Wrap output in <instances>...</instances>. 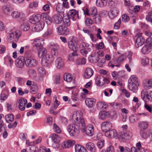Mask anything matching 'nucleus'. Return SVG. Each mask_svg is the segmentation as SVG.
<instances>
[{
    "mask_svg": "<svg viewBox=\"0 0 152 152\" xmlns=\"http://www.w3.org/2000/svg\"><path fill=\"white\" fill-rule=\"evenodd\" d=\"M86 125L84 119L83 117L82 111H78L77 112V132L84 131Z\"/></svg>",
    "mask_w": 152,
    "mask_h": 152,
    "instance_id": "obj_1",
    "label": "nucleus"
},
{
    "mask_svg": "<svg viewBox=\"0 0 152 152\" xmlns=\"http://www.w3.org/2000/svg\"><path fill=\"white\" fill-rule=\"evenodd\" d=\"M128 86L129 89L135 92L138 89L140 83L137 77L134 75L131 76L128 81Z\"/></svg>",
    "mask_w": 152,
    "mask_h": 152,
    "instance_id": "obj_2",
    "label": "nucleus"
},
{
    "mask_svg": "<svg viewBox=\"0 0 152 152\" xmlns=\"http://www.w3.org/2000/svg\"><path fill=\"white\" fill-rule=\"evenodd\" d=\"M25 64L27 67L32 68L37 66L38 61L35 59L32 58H26L25 60Z\"/></svg>",
    "mask_w": 152,
    "mask_h": 152,
    "instance_id": "obj_3",
    "label": "nucleus"
},
{
    "mask_svg": "<svg viewBox=\"0 0 152 152\" xmlns=\"http://www.w3.org/2000/svg\"><path fill=\"white\" fill-rule=\"evenodd\" d=\"M20 34L21 32L19 30H16L9 34V40L10 42L16 41L18 39Z\"/></svg>",
    "mask_w": 152,
    "mask_h": 152,
    "instance_id": "obj_4",
    "label": "nucleus"
},
{
    "mask_svg": "<svg viewBox=\"0 0 152 152\" xmlns=\"http://www.w3.org/2000/svg\"><path fill=\"white\" fill-rule=\"evenodd\" d=\"M84 13L85 15L89 16L91 17H94L97 14V9L95 7H93L88 10L86 9L85 10H84Z\"/></svg>",
    "mask_w": 152,
    "mask_h": 152,
    "instance_id": "obj_5",
    "label": "nucleus"
},
{
    "mask_svg": "<svg viewBox=\"0 0 152 152\" xmlns=\"http://www.w3.org/2000/svg\"><path fill=\"white\" fill-rule=\"evenodd\" d=\"M53 61V58H50V56L48 57L44 56L43 58L42 59L41 64L42 66H48L51 64Z\"/></svg>",
    "mask_w": 152,
    "mask_h": 152,
    "instance_id": "obj_6",
    "label": "nucleus"
},
{
    "mask_svg": "<svg viewBox=\"0 0 152 152\" xmlns=\"http://www.w3.org/2000/svg\"><path fill=\"white\" fill-rule=\"evenodd\" d=\"M94 126L92 124L88 125L84 129V131L83 132H84L88 136L91 137L93 136L94 133Z\"/></svg>",
    "mask_w": 152,
    "mask_h": 152,
    "instance_id": "obj_7",
    "label": "nucleus"
},
{
    "mask_svg": "<svg viewBox=\"0 0 152 152\" xmlns=\"http://www.w3.org/2000/svg\"><path fill=\"white\" fill-rule=\"evenodd\" d=\"M12 10L11 4L9 2H7L4 5L2 8V10L4 13L7 15H10V12Z\"/></svg>",
    "mask_w": 152,
    "mask_h": 152,
    "instance_id": "obj_8",
    "label": "nucleus"
},
{
    "mask_svg": "<svg viewBox=\"0 0 152 152\" xmlns=\"http://www.w3.org/2000/svg\"><path fill=\"white\" fill-rule=\"evenodd\" d=\"M27 100L22 97L19 98L17 101V104H19L18 107L21 111L25 110V105L27 103Z\"/></svg>",
    "mask_w": 152,
    "mask_h": 152,
    "instance_id": "obj_9",
    "label": "nucleus"
},
{
    "mask_svg": "<svg viewBox=\"0 0 152 152\" xmlns=\"http://www.w3.org/2000/svg\"><path fill=\"white\" fill-rule=\"evenodd\" d=\"M58 32L61 35H67L69 33V30L64 25L59 26L58 28Z\"/></svg>",
    "mask_w": 152,
    "mask_h": 152,
    "instance_id": "obj_10",
    "label": "nucleus"
},
{
    "mask_svg": "<svg viewBox=\"0 0 152 152\" xmlns=\"http://www.w3.org/2000/svg\"><path fill=\"white\" fill-rule=\"evenodd\" d=\"M42 19V14L33 15L29 20V21L31 23L35 24L39 22L40 20Z\"/></svg>",
    "mask_w": 152,
    "mask_h": 152,
    "instance_id": "obj_11",
    "label": "nucleus"
},
{
    "mask_svg": "<svg viewBox=\"0 0 152 152\" xmlns=\"http://www.w3.org/2000/svg\"><path fill=\"white\" fill-rule=\"evenodd\" d=\"M142 86L146 89H149L152 88V78H146L142 81Z\"/></svg>",
    "mask_w": 152,
    "mask_h": 152,
    "instance_id": "obj_12",
    "label": "nucleus"
},
{
    "mask_svg": "<svg viewBox=\"0 0 152 152\" xmlns=\"http://www.w3.org/2000/svg\"><path fill=\"white\" fill-rule=\"evenodd\" d=\"M112 127L111 123L110 121H106L102 124L101 128L103 131L106 132L109 130Z\"/></svg>",
    "mask_w": 152,
    "mask_h": 152,
    "instance_id": "obj_13",
    "label": "nucleus"
},
{
    "mask_svg": "<svg viewBox=\"0 0 152 152\" xmlns=\"http://www.w3.org/2000/svg\"><path fill=\"white\" fill-rule=\"evenodd\" d=\"M76 126L75 124H70L67 126L68 131L71 137H75L76 135Z\"/></svg>",
    "mask_w": 152,
    "mask_h": 152,
    "instance_id": "obj_14",
    "label": "nucleus"
},
{
    "mask_svg": "<svg viewBox=\"0 0 152 152\" xmlns=\"http://www.w3.org/2000/svg\"><path fill=\"white\" fill-rule=\"evenodd\" d=\"M34 45L33 46L34 49H39L42 47V46L43 45L44 42L43 39H36L34 41Z\"/></svg>",
    "mask_w": 152,
    "mask_h": 152,
    "instance_id": "obj_15",
    "label": "nucleus"
},
{
    "mask_svg": "<svg viewBox=\"0 0 152 152\" xmlns=\"http://www.w3.org/2000/svg\"><path fill=\"white\" fill-rule=\"evenodd\" d=\"M25 60L23 57L18 58L16 59L15 64L17 67L19 68H22L24 66Z\"/></svg>",
    "mask_w": 152,
    "mask_h": 152,
    "instance_id": "obj_16",
    "label": "nucleus"
},
{
    "mask_svg": "<svg viewBox=\"0 0 152 152\" xmlns=\"http://www.w3.org/2000/svg\"><path fill=\"white\" fill-rule=\"evenodd\" d=\"M75 143V141L72 140H69L64 142L61 145L63 148H68L72 146Z\"/></svg>",
    "mask_w": 152,
    "mask_h": 152,
    "instance_id": "obj_17",
    "label": "nucleus"
},
{
    "mask_svg": "<svg viewBox=\"0 0 152 152\" xmlns=\"http://www.w3.org/2000/svg\"><path fill=\"white\" fill-rule=\"evenodd\" d=\"M50 137L51 140L53 142V145L56 144L57 147L59 146L58 142L60 141V137L58 134H53L51 135Z\"/></svg>",
    "mask_w": 152,
    "mask_h": 152,
    "instance_id": "obj_18",
    "label": "nucleus"
},
{
    "mask_svg": "<svg viewBox=\"0 0 152 152\" xmlns=\"http://www.w3.org/2000/svg\"><path fill=\"white\" fill-rule=\"evenodd\" d=\"M74 38V37H72L71 40L68 42V46L71 50L74 52H76V41Z\"/></svg>",
    "mask_w": 152,
    "mask_h": 152,
    "instance_id": "obj_19",
    "label": "nucleus"
},
{
    "mask_svg": "<svg viewBox=\"0 0 152 152\" xmlns=\"http://www.w3.org/2000/svg\"><path fill=\"white\" fill-rule=\"evenodd\" d=\"M38 56L40 58H43L44 56L48 57V56H50L48 54H47V52L46 49L43 47H41V48L38 49Z\"/></svg>",
    "mask_w": 152,
    "mask_h": 152,
    "instance_id": "obj_20",
    "label": "nucleus"
},
{
    "mask_svg": "<svg viewBox=\"0 0 152 152\" xmlns=\"http://www.w3.org/2000/svg\"><path fill=\"white\" fill-rule=\"evenodd\" d=\"M105 135L107 137L111 138L115 137L117 135L116 130L114 129L105 132Z\"/></svg>",
    "mask_w": 152,
    "mask_h": 152,
    "instance_id": "obj_21",
    "label": "nucleus"
},
{
    "mask_svg": "<svg viewBox=\"0 0 152 152\" xmlns=\"http://www.w3.org/2000/svg\"><path fill=\"white\" fill-rule=\"evenodd\" d=\"M95 99L93 98H87L85 99V102L88 107H91L95 104Z\"/></svg>",
    "mask_w": 152,
    "mask_h": 152,
    "instance_id": "obj_22",
    "label": "nucleus"
},
{
    "mask_svg": "<svg viewBox=\"0 0 152 152\" xmlns=\"http://www.w3.org/2000/svg\"><path fill=\"white\" fill-rule=\"evenodd\" d=\"M89 61L91 63H96L99 60L100 58L99 56L95 53H92L89 57Z\"/></svg>",
    "mask_w": 152,
    "mask_h": 152,
    "instance_id": "obj_23",
    "label": "nucleus"
},
{
    "mask_svg": "<svg viewBox=\"0 0 152 152\" xmlns=\"http://www.w3.org/2000/svg\"><path fill=\"white\" fill-rule=\"evenodd\" d=\"M145 39L141 36H139L137 38L135 42V46L137 48L141 46L144 43Z\"/></svg>",
    "mask_w": 152,
    "mask_h": 152,
    "instance_id": "obj_24",
    "label": "nucleus"
},
{
    "mask_svg": "<svg viewBox=\"0 0 152 152\" xmlns=\"http://www.w3.org/2000/svg\"><path fill=\"white\" fill-rule=\"evenodd\" d=\"M118 13V11L117 9L113 7L110 10V13L109 15L110 18L112 19H114L117 16Z\"/></svg>",
    "mask_w": 152,
    "mask_h": 152,
    "instance_id": "obj_25",
    "label": "nucleus"
},
{
    "mask_svg": "<svg viewBox=\"0 0 152 152\" xmlns=\"http://www.w3.org/2000/svg\"><path fill=\"white\" fill-rule=\"evenodd\" d=\"M55 65L57 68L60 69L64 65L63 59L61 57H58L55 60Z\"/></svg>",
    "mask_w": 152,
    "mask_h": 152,
    "instance_id": "obj_26",
    "label": "nucleus"
},
{
    "mask_svg": "<svg viewBox=\"0 0 152 152\" xmlns=\"http://www.w3.org/2000/svg\"><path fill=\"white\" fill-rule=\"evenodd\" d=\"M97 108L99 110L102 109H106L108 107L107 104L105 102L103 101H99L96 104Z\"/></svg>",
    "mask_w": 152,
    "mask_h": 152,
    "instance_id": "obj_27",
    "label": "nucleus"
},
{
    "mask_svg": "<svg viewBox=\"0 0 152 152\" xmlns=\"http://www.w3.org/2000/svg\"><path fill=\"white\" fill-rule=\"evenodd\" d=\"M52 19L55 23L59 24L61 23L63 20V18L61 15L57 14L53 16Z\"/></svg>",
    "mask_w": 152,
    "mask_h": 152,
    "instance_id": "obj_28",
    "label": "nucleus"
},
{
    "mask_svg": "<svg viewBox=\"0 0 152 152\" xmlns=\"http://www.w3.org/2000/svg\"><path fill=\"white\" fill-rule=\"evenodd\" d=\"M42 18L44 20L46 21L47 24L48 25H50L52 22V19L50 17L46 14L42 13Z\"/></svg>",
    "mask_w": 152,
    "mask_h": 152,
    "instance_id": "obj_29",
    "label": "nucleus"
},
{
    "mask_svg": "<svg viewBox=\"0 0 152 152\" xmlns=\"http://www.w3.org/2000/svg\"><path fill=\"white\" fill-rule=\"evenodd\" d=\"M93 71L90 68H88L85 70L84 73V77L86 78H89L93 75Z\"/></svg>",
    "mask_w": 152,
    "mask_h": 152,
    "instance_id": "obj_30",
    "label": "nucleus"
},
{
    "mask_svg": "<svg viewBox=\"0 0 152 152\" xmlns=\"http://www.w3.org/2000/svg\"><path fill=\"white\" fill-rule=\"evenodd\" d=\"M148 122L141 121L138 123V126L141 131H144L148 128Z\"/></svg>",
    "mask_w": 152,
    "mask_h": 152,
    "instance_id": "obj_31",
    "label": "nucleus"
},
{
    "mask_svg": "<svg viewBox=\"0 0 152 152\" xmlns=\"http://www.w3.org/2000/svg\"><path fill=\"white\" fill-rule=\"evenodd\" d=\"M44 23L43 22H39L36 23L34 27L36 31L39 32L41 31L44 28Z\"/></svg>",
    "mask_w": 152,
    "mask_h": 152,
    "instance_id": "obj_32",
    "label": "nucleus"
},
{
    "mask_svg": "<svg viewBox=\"0 0 152 152\" xmlns=\"http://www.w3.org/2000/svg\"><path fill=\"white\" fill-rule=\"evenodd\" d=\"M86 148L91 152H95L96 148L94 145L91 142H88L86 145Z\"/></svg>",
    "mask_w": 152,
    "mask_h": 152,
    "instance_id": "obj_33",
    "label": "nucleus"
},
{
    "mask_svg": "<svg viewBox=\"0 0 152 152\" xmlns=\"http://www.w3.org/2000/svg\"><path fill=\"white\" fill-rule=\"evenodd\" d=\"M151 50V47L149 45H145L141 49V52L143 54L149 53Z\"/></svg>",
    "mask_w": 152,
    "mask_h": 152,
    "instance_id": "obj_34",
    "label": "nucleus"
},
{
    "mask_svg": "<svg viewBox=\"0 0 152 152\" xmlns=\"http://www.w3.org/2000/svg\"><path fill=\"white\" fill-rule=\"evenodd\" d=\"M117 60L115 61L112 60L110 61L108 63V65L109 66L111 67L112 68H113L114 66L119 67L120 66V63L116 62Z\"/></svg>",
    "mask_w": 152,
    "mask_h": 152,
    "instance_id": "obj_35",
    "label": "nucleus"
},
{
    "mask_svg": "<svg viewBox=\"0 0 152 152\" xmlns=\"http://www.w3.org/2000/svg\"><path fill=\"white\" fill-rule=\"evenodd\" d=\"M14 115L12 113L8 114L5 116L6 121L7 123L12 122L14 120Z\"/></svg>",
    "mask_w": 152,
    "mask_h": 152,
    "instance_id": "obj_36",
    "label": "nucleus"
},
{
    "mask_svg": "<svg viewBox=\"0 0 152 152\" xmlns=\"http://www.w3.org/2000/svg\"><path fill=\"white\" fill-rule=\"evenodd\" d=\"M107 1L106 0H97L96 5L100 7H103L106 5Z\"/></svg>",
    "mask_w": 152,
    "mask_h": 152,
    "instance_id": "obj_37",
    "label": "nucleus"
},
{
    "mask_svg": "<svg viewBox=\"0 0 152 152\" xmlns=\"http://www.w3.org/2000/svg\"><path fill=\"white\" fill-rule=\"evenodd\" d=\"M109 114V113L108 111H101L99 113V117L100 119L104 120L106 118Z\"/></svg>",
    "mask_w": 152,
    "mask_h": 152,
    "instance_id": "obj_38",
    "label": "nucleus"
},
{
    "mask_svg": "<svg viewBox=\"0 0 152 152\" xmlns=\"http://www.w3.org/2000/svg\"><path fill=\"white\" fill-rule=\"evenodd\" d=\"M103 78V77L102 76H98L97 77L96 79V83L97 86H101L103 85V82H101Z\"/></svg>",
    "mask_w": 152,
    "mask_h": 152,
    "instance_id": "obj_39",
    "label": "nucleus"
},
{
    "mask_svg": "<svg viewBox=\"0 0 152 152\" xmlns=\"http://www.w3.org/2000/svg\"><path fill=\"white\" fill-rule=\"evenodd\" d=\"M38 91V87L36 84H34L32 85L31 88L30 92L32 94H35L37 93Z\"/></svg>",
    "mask_w": 152,
    "mask_h": 152,
    "instance_id": "obj_40",
    "label": "nucleus"
},
{
    "mask_svg": "<svg viewBox=\"0 0 152 152\" xmlns=\"http://www.w3.org/2000/svg\"><path fill=\"white\" fill-rule=\"evenodd\" d=\"M69 13L70 16V18L73 20L75 21L76 19V10H72L69 11Z\"/></svg>",
    "mask_w": 152,
    "mask_h": 152,
    "instance_id": "obj_41",
    "label": "nucleus"
},
{
    "mask_svg": "<svg viewBox=\"0 0 152 152\" xmlns=\"http://www.w3.org/2000/svg\"><path fill=\"white\" fill-rule=\"evenodd\" d=\"M64 78L65 81L68 82H71L72 79L71 75L68 73H65L64 75Z\"/></svg>",
    "mask_w": 152,
    "mask_h": 152,
    "instance_id": "obj_42",
    "label": "nucleus"
},
{
    "mask_svg": "<svg viewBox=\"0 0 152 152\" xmlns=\"http://www.w3.org/2000/svg\"><path fill=\"white\" fill-rule=\"evenodd\" d=\"M77 152H87V151L84 147L77 144Z\"/></svg>",
    "mask_w": 152,
    "mask_h": 152,
    "instance_id": "obj_43",
    "label": "nucleus"
},
{
    "mask_svg": "<svg viewBox=\"0 0 152 152\" xmlns=\"http://www.w3.org/2000/svg\"><path fill=\"white\" fill-rule=\"evenodd\" d=\"M20 28L24 31H26L29 29L30 26L28 23H25L21 25Z\"/></svg>",
    "mask_w": 152,
    "mask_h": 152,
    "instance_id": "obj_44",
    "label": "nucleus"
},
{
    "mask_svg": "<svg viewBox=\"0 0 152 152\" xmlns=\"http://www.w3.org/2000/svg\"><path fill=\"white\" fill-rule=\"evenodd\" d=\"M96 23L99 24L101 22V17L99 15L96 14L95 16L92 17Z\"/></svg>",
    "mask_w": 152,
    "mask_h": 152,
    "instance_id": "obj_45",
    "label": "nucleus"
},
{
    "mask_svg": "<svg viewBox=\"0 0 152 152\" xmlns=\"http://www.w3.org/2000/svg\"><path fill=\"white\" fill-rule=\"evenodd\" d=\"M20 15V13L16 11H14L12 12L11 14V15L12 17L14 18L17 19L19 18Z\"/></svg>",
    "mask_w": 152,
    "mask_h": 152,
    "instance_id": "obj_46",
    "label": "nucleus"
},
{
    "mask_svg": "<svg viewBox=\"0 0 152 152\" xmlns=\"http://www.w3.org/2000/svg\"><path fill=\"white\" fill-rule=\"evenodd\" d=\"M58 49H52L51 51V56L50 58H53V60L54 58H56L58 55Z\"/></svg>",
    "mask_w": 152,
    "mask_h": 152,
    "instance_id": "obj_47",
    "label": "nucleus"
},
{
    "mask_svg": "<svg viewBox=\"0 0 152 152\" xmlns=\"http://www.w3.org/2000/svg\"><path fill=\"white\" fill-rule=\"evenodd\" d=\"M86 60L85 58H80L77 59V64L84 65L86 64Z\"/></svg>",
    "mask_w": 152,
    "mask_h": 152,
    "instance_id": "obj_48",
    "label": "nucleus"
},
{
    "mask_svg": "<svg viewBox=\"0 0 152 152\" xmlns=\"http://www.w3.org/2000/svg\"><path fill=\"white\" fill-rule=\"evenodd\" d=\"M83 31L84 33H86L89 35L90 36L91 39L93 42L96 41V38L94 37L92 34L88 30H83Z\"/></svg>",
    "mask_w": 152,
    "mask_h": 152,
    "instance_id": "obj_49",
    "label": "nucleus"
},
{
    "mask_svg": "<svg viewBox=\"0 0 152 152\" xmlns=\"http://www.w3.org/2000/svg\"><path fill=\"white\" fill-rule=\"evenodd\" d=\"M124 132L125 134V135H124V137L126 140L130 139L132 136V132L130 131H127Z\"/></svg>",
    "mask_w": 152,
    "mask_h": 152,
    "instance_id": "obj_50",
    "label": "nucleus"
},
{
    "mask_svg": "<svg viewBox=\"0 0 152 152\" xmlns=\"http://www.w3.org/2000/svg\"><path fill=\"white\" fill-rule=\"evenodd\" d=\"M148 93L146 90H143L141 92V97L142 99L145 101L146 99L147 98V96Z\"/></svg>",
    "mask_w": 152,
    "mask_h": 152,
    "instance_id": "obj_51",
    "label": "nucleus"
},
{
    "mask_svg": "<svg viewBox=\"0 0 152 152\" xmlns=\"http://www.w3.org/2000/svg\"><path fill=\"white\" fill-rule=\"evenodd\" d=\"M124 132H119L118 134V138L120 140L122 141H124L126 140V139L125 138L124 136Z\"/></svg>",
    "mask_w": 152,
    "mask_h": 152,
    "instance_id": "obj_52",
    "label": "nucleus"
},
{
    "mask_svg": "<svg viewBox=\"0 0 152 152\" xmlns=\"http://www.w3.org/2000/svg\"><path fill=\"white\" fill-rule=\"evenodd\" d=\"M126 58V55L125 54H122L117 59V62L120 63L121 62L123 61Z\"/></svg>",
    "mask_w": 152,
    "mask_h": 152,
    "instance_id": "obj_53",
    "label": "nucleus"
},
{
    "mask_svg": "<svg viewBox=\"0 0 152 152\" xmlns=\"http://www.w3.org/2000/svg\"><path fill=\"white\" fill-rule=\"evenodd\" d=\"M122 21L124 22H128L130 20L129 17L126 14H124L122 16Z\"/></svg>",
    "mask_w": 152,
    "mask_h": 152,
    "instance_id": "obj_54",
    "label": "nucleus"
},
{
    "mask_svg": "<svg viewBox=\"0 0 152 152\" xmlns=\"http://www.w3.org/2000/svg\"><path fill=\"white\" fill-rule=\"evenodd\" d=\"M104 145V141L103 140H99L97 143V146L99 149L102 148Z\"/></svg>",
    "mask_w": 152,
    "mask_h": 152,
    "instance_id": "obj_55",
    "label": "nucleus"
},
{
    "mask_svg": "<svg viewBox=\"0 0 152 152\" xmlns=\"http://www.w3.org/2000/svg\"><path fill=\"white\" fill-rule=\"evenodd\" d=\"M63 20V23L64 25L68 26L70 25V20L68 17L65 18Z\"/></svg>",
    "mask_w": 152,
    "mask_h": 152,
    "instance_id": "obj_56",
    "label": "nucleus"
},
{
    "mask_svg": "<svg viewBox=\"0 0 152 152\" xmlns=\"http://www.w3.org/2000/svg\"><path fill=\"white\" fill-rule=\"evenodd\" d=\"M76 56V52H74L71 54L69 55V60L71 61H73Z\"/></svg>",
    "mask_w": 152,
    "mask_h": 152,
    "instance_id": "obj_57",
    "label": "nucleus"
},
{
    "mask_svg": "<svg viewBox=\"0 0 152 152\" xmlns=\"http://www.w3.org/2000/svg\"><path fill=\"white\" fill-rule=\"evenodd\" d=\"M85 23L87 26H90L93 24V21L91 19L87 18L85 21Z\"/></svg>",
    "mask_w": 152,
    "mask_h": 152,
    "instance_id": "obj_58",
    "label": "nucleus"
},
{
    "mask_svg": "<svg viewBox=\"0 0 152 152\" xmlns=\"http://www.w3.org/2000/svg\"><path fill=\"white\" fill-rule=\"evenodd\" d=\"M142 64L143 65L145 66L149 63L148 59L146 57L142 58L141 60Z\"/></svg>",
    "mask_w": 152,
    "mask_h": 152,
    "instance_id": "obj_59",
    "label": "nucleus"
},
{
    "mask_svg": "<svg viewBox=\"0 0 152 152\" xmlns=\"http://www.w3.org/2000/svg\"><path fill=\"white\" fill-rule=\"evenodd\" d=\"M54 131L57 133H61V130L58 126L56 124H54L53 125V128Z\"/></svg>",
    "mask_w": 152,
    "mask_h": 152,
    "instance_id": "obj_60",
    "label": "nucleus"
},
{
    "mask_svg": "<svg viewBox=\"0 0 152 152\" xmlns=\"http://www.w3.org/2000/svg\"><path fill=\"white\" fill-rule=\"evenodd\" d=\"M105 62V59L104 58H102L98 63L97 65L99 67H102Z\"/></svg>",
    "mask_w": 152,
    "mask_h": 152,
    "instance_id": "obj_61",
    "label": "nucleus"
},
{
    "mask_svg": "<svg viewBox=\"0 0 152 152\" xmlns=\"http://www.w3.org/2000/svg\"><path fill=\"white\" fill-rule=\"evenodd\" d=\"M144 107L149 112H151L152 111V106L151 105L145 104L144 105Z\"/></svg>",
    "mask_w": 152,
    "mask_h": 152,
    "instance_id": "obj_62",
    "label": "nucleus"
},
{
    "mask_svg": "<svg viewBox=\"0 0 152 152\" xmlns=\"http://www.w3.org/2000/svg\"><path fill=\"white\" fill-rule=\"evenodd\" d=\"M40 152H51L49 148H47L45 147H42L40 148Z\"/></svg>",
    "mask_w": 152,
    "mask_h": 152,
    "instance_id": "obj_63",
    "label": "nucleus"
},
{
    "mask_svg": "<svg viewBox=\"0 0 152 152\" xmlns=\"http://www.w3.org/2000/svg\"><path fill=\"white\" fill-rule=\"evenodd\" d=\"M146 45H149V46L151 47L152 45V38L149 37L146 40Z\"/></svg>",
    "mask_w": 152,
    "mask_h": 152,
    "instance_id": "obj_64",
    "label": "nucleus"
}]
</instances>
